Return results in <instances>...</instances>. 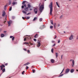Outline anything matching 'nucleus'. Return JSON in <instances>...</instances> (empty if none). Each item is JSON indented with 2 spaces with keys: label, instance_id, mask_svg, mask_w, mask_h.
<instances>
[{
  "label": "nucleus",
  "instance_id": "nucleus-41",
  "mask_svg": "<svg viewBox=\"0 0 78 78\" xmlns=\"http://www.w3.org/2000/svg\"><path fill=\"white\" fill-rule=\"evenodd\" d=\"M31 14V12L28 13L27 14V15H29V14Z\"/></svg>",
  "mask_w": 78,
  "mask_h": 78
},
{
  "label": "nucleus",
  "instance_id": "nucleus-51",
  "mask_svg": "<svg viewBox=\"0 0 78 78\" xmlns=\"http://www.w3.org/2000/svg\"><path fill=\"white\" fill-rule=\"evenodd\" d=\"M51 42H52V43H53L54 42H55V41H52Z\"/></svg>",
  "mask_w": 78,
  "mask_h": 78
},
{
  "label": "nucleus",
  "instance_id": "nucleus-43",
  "mask_svg": "<svg viewBox=\"0 0 78 78\" xmlns=\"http://www.w3.org/2000/svg\"><path fill=\"white\" fill-rule=\"evenodd\" d=\"M12 18L13 19H15V17L12 16Z\"/></svg>",
  "mask_w": 78,
  "mask_h": 78
},
{
  "label": "nucleus",
  "instance_id": "nucleus-3",
  "mask_svg": "<svg viewBox=\"0 0 78 78\" xmlns=\"http://www.w3.org/2000/svg\"><path fill=\"white\" fill-rule=\"evenodd\" d=\"M73 35H71L69 37V40L70 41H72V40H73Z\"/></svg>",
  "mask_w": 78,
  "mask_h": 78
},
{
  "label": "nucleus",
  "instance_id": "nucleus-64",
  "mask_svg": "<svg viewBox=\"0 0 78 78\" xmlns=\"http://www.w3.org/2000/svg\"><path fill=\"white\" fill-rule=\"evenodd\" d=\"M40 5H41V3H40V4L39 5V6H40Z\"/></svg>",
  "mask_w": 78,
  "mask_h": 78
},
{
  "label": "nucleus",
  "instance_id": "nucleus-10",
  "mask_svg": "<svg viewBox=\"0 0 78 78\" xmlns=\"http://www.w3.org/2000/svg\"><path fill=\"white\" fill-rule=\"evenodd\" d=\"M24 10L25 11H27V12L28 11V7H27L26 8H25L24 9Z\"/></svg>",
  "mask_w": 78,
  "mask_h": 78
},
{
  "label": "nucleus",
  "instance_id": "nucleus-61",
  "mask_svg": "<svg viewBox=\"0 0 78 78\" xmlns=\"http://www.w3.org/2000/svg\"><path fill=\"white\" fill-rule=\"evenodd\" d=\"M2 31V29H0V32Z\"/></svg>",
  "mask_w": 78,
  "mask_h": 78
},
{
  "label": "nucleus",
  "instance_id": "nucleus-19",
  "mask_svg": "<svg viewBox=\"0 0 78 78\" xmlns=\"http://www.w3.org/2000/svg\"><path fill=\"white\" fill-rule=\"evenodd\" d=\"M51 62L52 63H54V60L53 59H51Z\"/></svg>",
  "mask_w": 78,
  "mask_h": 78
},
{
  "label": "nucleus",
  "instance_id": "nucleus-27",
  "mask_svg": "<svg viewBox=\"0 0 78 78\" xmlns=\"http://www.w3.org/2000/svg\"><path fill=\"white\" fill-rule=\"evenodd\" d=\"M14 39H15V37H13L12 38V41H14Z\"/></svg>",
  "mask_w": 78,
  "mask_h": 78
},
{
  "label": "nucleus",
  "instance_id": "nucleus-8",
  "mask_svg": "<svg viewBox=\"0 0 78 78\" xmlns=\"http://www.w3.org/2000/svg\"><path fill=\"white\" fill-rule=\"evenodd\" d=\"M0 67L1 68V70H3V67H5V65H2Z\"/></svg>",
  "mask_w": 78,
  "mask_h": 78
},
{
  "label": "nucleus",
  "instance_id": "nucleus-24",
  "mask_svg": "<svg viewBox=\"0 0 78 78\" xmlns=\"http://www.w3.org/2000/svg\"><path fill=\"white\" fill-rule=\"evenodd\" d=\"M2 71L3 72H5V69L4 68V69H3L2 70Z\"/></svg>",
  "mask_w": 78,
  "mask_h": 78
},
{
  "label": "nucleus",
  "instance_id": "nucleus-40",
  "mask_svg": "<svg viewBox=\"0 0 78 78\" xmlns=\"http://www.w3.org/2000/svg\"><path fill=\"white\" fill-rule=\"evenodd\" d=\"M24 72H25V71H23V72H22V74L23 75V74H24V73H24Z\"/></svg>",
  "mask_w": 78,
  "mask_h": 78
},
{
  "label": "nucleus",
  "instance_id": "nucleus-57",
  "mask_svg": "<svg viewBox=\"0 0 78 78\" xmlns=\"http://www.w3.org/2000/svg\"><path fill=\"white\" fill-rule=\"evenodd\" d=\"M26 41V38L24 39V41Z\"/></svg>",
  "mask_w": 78,
  "mask_h": 78
},
{
  "label": "nucleus",
  "instance_id": "nucleus-20",
  "mask_svg": "<svg viewBox=\"0 0 78 78\" xmlns=\"http://www.w3.org/2000/svg\"><path fill=\"white\" fill-rule=\"evenodd\" d=\"M28 6V7L29 8H31V5H30V4H28L27 5Z\"/></svg>",
  "mask_w": 78,
  "mask_h": 78
},
{
  "label": "nucleus",
  "instance_id": "nucleus-17",
  "mask_svg": "<svg viewBox=\"0 0 78 78\" xmlns=\"http://www.w3.org/2000/svg\"><path fill=\"white\" fill-rule=\"evenodd\" d=\"M5 35L3 34H1V37H3L5 36Z\"/></svg>",
  "mask_w": 78,
  "mask_h": 78
},
{
  "label": "nucleus",
  "instance_id": "nucleus-33",
  "mask_svg": "<svg viewBox=\"0 0 78 78\" xmlns=\"http://www.w3.org/2000/svg\"><path fill=\"white\" fill-rule=\"evenodd\" d=\"M26 2V1H23L22 2V4H25V3Z\"/></svg>",
  "mask_w": 78,
  "mask_h": 78
},
{
  "label": "nucleus",
  "instance_id": "nucleus-58",
  "mask_svg": "<svg viewBox=\"0 0 78 78\" xmlns=\"http://www.w3.org/2000/svg\"><path fill=\"white\" fill-rule=\"evenodd\" d=\"M57 6H58V8H60V7H59V5H57Z\"/></svg>",
  "mask_w": 78,
  "mask_h": 78
},
{
  "label": "nucleus",
  "instance_id": "nucleus-36",
  "mask_svg": "<svg viewBox=\"0 0 78 78\" xmlns=\"http://www.w3.org/2000/svg\"><path fill=\"white\" fill-rule=\"evenodd\" d=\"M64 75V74H61L59 76H62Z\"/></svg>",
  "mask_w": 78,
  "mask_h": 78
},
{
  "label": "nucleus",
  "instance_id": "nucleus-62",
  "mask_svg": "<svg viewBox=\"0 0 78 78\" xmlns=\"http://www.w3.org/2000/svg\"><path fill=\"white\" fill-rule=\"evenodd\" d=\"M55 38H56V36L54 38V39H55Z\"/></svg>",
  "mask_w": 78,
  "mask_h": 78
},
{
  "label": "nucleus",
  "instance_id": "nucleus-53",
  "mask_svg": "<svg viewBox=\"0 0 78 78\" xmlns=\"http://www.w3.org/2000/svg\"><path fill=\"white\" fill-rule=\"evenodd\" d=\"M56 44H55L52 46V47H54V46H55V45Z\"/></svg>",
  "mask_w": 78,
  "mask_h": 78
},
{
  "label": "nucleus",
  "instance_id": "nucleus-32",
  "mask_svg": "<svg viewBox=\"0 0 78 78\" xmlns=\"http://www.w3.org/2000/svg\"><path fill=\"white\" fill-rule=\"evenodd\" d=\"M27 53H28V54H29V53H30V50H28L27 51Z\"/></svg>",
  "mask_w": 78,
  "mask_h": 78
},
{
  "label": "nucleus",
  "instance_id": "nucleus-12",
  "mask_svg": "<svg viewBox=\"0 0 78 78\" xmlns=\"http://www.w3.org/2000/svg\"><path fill=\"white\" fill-rule=\"evenodd\" d=\"M5 14H6V13H5V12L4 11L3 12V14L2 15V16L3 17V16H5Z\"/></svg>",
  "mask_w": 78,
  "mask_h": 78
},
{
  "label": "nucleus",
  "instance_id": "nucleus-21",
  "mask_svg": "<svg viewBox=\"0 0 78 78\" xmlns=\"http://www.w3.org/2000/svg\"><path fill=\"white\" fill-rule=\"evenodd\" d=\"M7 6H8V5H5V6L4 8L5 10L6 9V7Z\"/></svg>",
  "mask_w": 78,
  "mask_h": 78
},
{
  "label": "nucleus",
  "instance_id": "nucleus-52",
  "mask_svg": "<svg viewBox=\"0 0 78 78\" xmlns=\"http://www.w3.org/2000/svg\"><path fill=\"white\" fill-rule=\"evenodd\" d=\"M23 50H24V51H27V49H26L24 48Z\"/></svg>",
  "mask_w": 78,
  "mask_h": 78
},
{
  "label": "nucleus",
  "instance_id": "nucleus-50",
  "mask_svg": "<svg viewBox=\"0 0 78 78\" xmlns=\"http://www.w3.org/2000/svg\"><path fill=\"white\" fill-rule=\"evenodd\" d=\"M56 4L57 5H59L58 4V2H56Z\"/></svg>",
  "mask_w": 78,
  "mask_h": 78
},
{
  "label": "nucleus",
  "instance_id": "nucleus-38",
  "mask_svg": "<svg viewBox=\"0 0 78 78\" xmlns=\"http://www.w3.org/2000/svg\"><path fill=\"white\" fill-rule=\"evenodd\" d=\"M23 5H24V6H25V7H26L27 6H26V4H24Z\"/></svg>",
  "mask_w": 78,
  "mask_h": 78
},
{
  "label": "nucleus",
  "instance_id": "nucleus-7",
  "mask_svg": "<svg viewBox=\"0 0 78 78\" xmlns=\"http://www.w3.org/2000/svg\"><path fill=\"white\" fill-rule=\"evenodd\" d=\"M34 12H35V14H37V9L35 8L34 10Z\"/></svg>",
  "mask_w": 78,
  "mask_h": 78
},
{
  "label": "nucleus",
  "instance_id": "nucleus-49",
  "mask_svg": "<svg viewBox=\"0 0 78 78\" xmlns=\"http://www.w3.org/2000/svg\"><path fill=\"white\" fill-rule=\"evenodd\" d=\"M22 8H24V6L23 5H22L21 7Z\"/></svg>",
  "mask_w": 78,
  "mask_h": 78
},
{
  "label": "nucleus",
  "instance_id": "nucleus-31",
  "mask_svg": "<svg viewBox=\"0 0 78 78\" xmlns=\"http://www.w3.org/2000/svg\"><path fill=\"white\" fill-rule=\"evenodd\" d=\"M24 44H29V43H27V42H24L23 43Z\"/></svg>",
  "mask_w": 78,
  "mask_h": 78
},
{
  "label": "nucleus",
  "instance_id": "nucleus-1",
  "mask_svg": "<svg viewBox=\"0 0 78 78\" xmlns=\"http://www.w3.org/2000/svg\"><path fill=\"white\" fill-rule=\"evenodd\" d=\"M49 7L50 8V14L51 16L52 14V11H53V2L50 3L49 5Z\"/></svg>",
  "mask_w": 78,
  "mask_h": 78
},
{
  "label": "nucleus",
  "instance_id": "nucleus-37",
  "mask_svg": "<svg viewBox=\"0 0 78 78\" xmlns=\"http://www.w3.org/2000/svg\"><path fill=\"white\" fill-rule=\"evenodd\" d=\"M9 5H11V2H9Z\"/></svg>",
  "mask_w": 78,
  "mask_h": 78
},
{
  "label": "nucleus",
  "instance_id": "nucleus-22",
  "mask_svg": "<svg viewBox=\"0 0 78 78\" xmlns=\"http://www.w3.org/2000/svg\"><path fill=\"white\" fill-rule=\"evenodd\" d=\"M56 23H55L54 25V27L55 28H56Z\"/></svg>",
  "mask_w": 78,
  "mask_h": 78
},
{
  "label": "nucleus",
  "instance_id": "nucleus-13",
  "mask_svg": "<svg viewBox=\"0 0 78 78\" xmlns=\"http://www.w3.org/2000/svg\"><path fill=\"white\" fill-rule=\"evenodd\" d=\"M34 37L35 38H37V37H38V34H36L34 36Z\"/></svg>",
  "mask_w": 78,
  "mask_h": 78
},
{
  "label": "nucleus",
  "instance_id": "nucleus-14",
  "mask_svg": "<svg viewBox=\"0 0 78 78\" xmlns=\"http://www.w3.org/2000/svg\"><path fill=\"white\" fill-rule=\"evenodd\" d=\"M28 64H30V63L29 62H28L27 63L24 64V65H23V66H28Z\"/></svg>",
  "mask_w": 78,
  "mask_h": 78
},
{
  "label": "nucleus",
  "instance_id": "nucleus-26",
  "mask_svg": "<svg viewBox=\"0 0 78 78\" xmlns=\"http://www.w3.org/2000/svg\"><path fill=\"white\" fill-rule=\"evenodd\" d=\"M11 10H12V7H11L9 9V11H10Z\"/></svg>",
  "mask_w": 78,
  "mask_h": 78
},
{
  "label": "nucleus",
  "instance_id": "nucleus-35",
  "mask_svg": "<svg viewBox=\"0 0 78 78\" xmlns=\"http://www.w3.org/2000/svg\"><path fill=\"white\" fill-rule=\"evenodd\" d=\"M32 71L33 73H34V72H35V70L34 69L32 70Z\"/></svg>",
  "mask_w": 78,
  "mask_h": 78
},
{
  "label": "nucleus",
  "instance_id": "nucleus-29",
  "mask_svg": "<svg viewBox=\"0 0 78 78\" xmlns=\"http://www.w3.org/2000/svg\"><path fill=\"white\" fill-rule=\"evenodd\" d=\"M51 52H52V53H53V49L52 48L51 50Z\"/></svg>",
  "mask_w": 78,
  "mask_h": 78
},
{
  "label": "nucleus",
  "instance_id": "nucleus-11",
  "mask_svg": "<svg viewBox=\"0 0 78 78\" xmlns=\"http://www.w3.org/2000/svg\"><path fill=\"white\" fill-rule=\"evenodd\" d=\"M22 12H23V13L25 14H27V11H25L24 10H23L22 11Z\"/></svg>",
  "mask_w": 78,
  "mask_h": 78
},
{
  "label": "nucleus",
  "instance_id": "nucleus-42",
  "mask_svg": "<svg viewBox=\"0 0 78 78\" xmlns=\"http://www.w3.org/2000/svg\"><path fill=\"white\" fill-rule=\"evenodd\" d=\"M42 27V26H41V27L39 28L40 29H41V30H42V29H43L42 28H41V27Z\"/></svg>",
  "mask_w": 78,
  "mask_h": 78
},
{
  "label": "nucleus",
  "instance_id": "nucleus-63",
  "mask_svg": "<svg viewBox=\"0 0 78 78\" xmlns=\"http://www.w3.org/2000/svg\"><path fill=\"white\" fill-rule=\"evenodd\" d=\"M30 11H31V10H32V9H30Z\"/></svg>",
  "mask_w": 78,
  "mask_h": 78
},
{
  "label": "nucleus",
  "instance_id": "nucleus-16",
  "mask_svg": "<svg viewBox=\"0 0 78 78\" xmlns=\"http://www.w3.org/2000/svg\"><path fill=\"white\" fill-rule=\"evenodd\" d=\"M55 56L56 58H58V53H55Z\"/></svg>",
  "mask_w": 78,
  "mask_h": 78
},
{
  "label": "nucleus",
  "instance_id": "nucleus-28",
  "mask_svg": "<svg viewBox=\"0 0 78 78\" xmlns=\"http://www.w3.org/2000/svg\"><path fill=\"white\" fill-rule=\"evenodd\" d=\"M34 41H35V42H36V41H37V40H36V39L34 38Z\"/></svg>",
  "mask_w": 78,
  "mask_h": 78
},
{
  "label": "nucleus",
  "instance_id": "nucleus-34",
  "mask_svg": "<svg viewBox=\"0 0 78 78\" xmlns=\"http://www.w3.org/2000/svg\"><path fill=\"white\" fill-rule=\"evenodd\" d=\"M28 68H29V67L27 66H26V70H28Z\"/></svg>",
  "mask_w": 78,
  "mask_h": 78
},
{
  "label": "nucleus",
  "instance_id": "nucleus-18",
  "mask_svg": "<svg viewBox=\"0 0 78 78\" xmlns=\"http://www.w3.org/2000/svg\"><path fill=\"white\" fill-rule=\"evenodd\" d=\"M17 4V2H14L12 3V5H16Z\"/></svg>",
  "mask_w": 78,
  "mask_h": 78
},
{
  "label": "nucleus",
  "instance_id": "nucleus-5",
  "mask_svg": "<svg viewBox=\"0 0 78 78\" xmlns=\"http://www.w3.org/2000/svg\"><path fill=\"white\" fill-rule=\"evenodd\" d=\"M12 23V21L10 20L8 22V24L9 25V27L11 26V24Z\"/></svg>",
  "mask_w": 78,
  "mask_h": 78
},
{
  "label": "nucleus",
  "instance_id": "nucleus-55",
  "mask_svg": "<svg viewBox=\"0 0 78 78\" xmlns=\"http://www.w3.org/2000/svg\"><path fill=\"white\" fill-rule=\"evenodd\" d=\"M51 24H52V25H53V22H51Z\"/></svg>",
  "mask_w": 78,
  "mask_h": 78
},
{
  "label": "nucleus",
  "instance_id": "nucleus-60",
  "mask_svg": "<svg viewBox=\"0 0 78 78\" xmlns=\"http://www.w3.org/2000/svg\"><path fill=\"white\" fill-rule=\"evenodd\" d=\"M62 16H60V18H62Z\"/></svg>",
  "mask_w": 78,
  "mask_h": 78
},
{
  "label": "nucleus",
  "instance_id": "nucleus-48",
  "mask_svg": "<svg viewBox=\"0 0 78 78\" xmlns=\"http://www.w3.org/2000/svg\"><path fill=\"white\" fill-rule=\"evenodd\" d=\"M13 37V36H10V38H12V37Z\"/></svg>",
  "mask_w": 78,
  "mask_h": 78
},
{
  "label": "nucleus",
  "instance_id": "nucleus-56",
  "mask_svg": "<svg viewBox=\"0 0 78 78\" xmlns=\"http://www.w3.org/2000/svg\"><path fill=\"white\" fill-rule=\"evenodd\" d=\"M22 19H23L24 20L25 19V18H24V17H22Z\"/></svg>",
  "mask_w": 78,
  "mask_h": 78
},
{
  "label": "nucleus",
  "instance_id": "nucleus-6",
  "mask_svg": "<svg viewBox=\"0 0 78 78\" xmlns=\"http://www.w3.org/2000/svg\"><path fill=\"white\" fill-rule=\"evenodd\" d=\"M72 61V62L73 63V65H72V66H73H73H74V64L75 63V61H74V60H72V59H71L70 60V61Z\"/></svg>",
  "mask_w": 78,
  "mask_h": 78
},
{
  "label": "nucleus",
  "instance_id": "nucleus-39",
  "mask_svg": "<svg viewBox=\"0 0 78 78\" xmlns=\"http://www.w3.org/2000/svg\"><path fill=\"white\" fill-rule=\"evenodd\" d=\"M58 43H60V40H58Z\"/></svg>",
  "mask_w": 78,
  "mask_h": 78
},
{
  "label": "nucleus",
  "instance_id": "nucleus-25",
  "mask_svg": "<svg viewBox=\"0 0 78 78\" xmlns=\"http://www.w3.org/2000/svg\"><path fill=\"white\" fill-rule=\"evenodd\" d=\"M40 22H42V18H41L40 20Z\"/></svg>",
  "mask_w": 78,
  "mask_h": 78
},
{
  "label": "nucleus",
  "instance_id": "nucleus-47",
  "mask_svg": "<svg viewBox=\"0 0 78 78\" xmlns=\"http://www.w3.org/2000/svg\"><path fill=\"white\" fill-rule=\"evenodd\" d=\"M3 32H4V33H6V31H4Z\"/></svg>",
  "mask_w": 78,
  "mask_h": 78
},
{
  "label": "nucleus",
  "instance_id": "nucleus-4",
  "mask_svg": "<svg viewBox=\"0 0 78 78\" xmlns=\"http://www.w3.org/2000/svg\"><path fill=\"white\" fill-rule=\"evenodd\" d=\"M69 71H70V69H67L65 71V74H67L69 72Z\"/></svg>",
  "mask_w": 78,
  "mask_h": 78
},
{
  "label": "nucleus",
  "instance_id": "nucleus-46",
  "mask_svg": "<svg viewBox=\"0 0 78 78\" xmlns=\"http://www.w3.org/2000/svg\"><path fill=\"white\" fill-rule=\"evenodd\" d=\"M60 24H58V27H60Z\"/></svg>",
  "mask_w": 78,
  "mask_h": 78
},
{
  "label": "nucleus",
  "instance_id": "nucleus-59",
  "mask_svg": "<svg viewBox=\"0 0 78 78\" xmlns=\"http://www.w3.org/2000/svg\"><path fill=\"white\" fill-rule=\"evenodd\" d=\"M8 65V64L7 63H6L5 64V66H7Z\"/></svg>",
  "mask_w": 78,
  "mask_h": 78
},
{
  "label": "nucleus",
  "instance_id": "nucleus-45",
  "mask_svg": "<svg viewBox=\"0 0 78 78\" xmlns=\"http://www.w3.org/2000/svg\"><path fill=\"white\" fill-rule=\"evenodd\" d=\"M29 37H26V39H29Z\"/></svg>",
  "mask_w": 78,
  "mask_h": 78
},
{
  "label": "nucleus",
  "instance_id": "nucleus-30",
  "mask_svg": "<svg viewBox=\"0 0 78 78\" xmlns=\"http://www.w3.org/2000/svg\"><path fill=\"white\" fill-rule=\"evenodd\" d=\"M30 17L27 16V17L26 19H30Z\"/></svg>",
  "mask_w": 78,
  "mask_h": 78
},
{
  "label": "nucleus",
  "instance_id": "nucleus-54",
  "mask_svg": "<svg viewBox=\"0 0 78 78\" xmlns=\"http://www.w3.org/2000/svg\"><path fill=\"white\" fill-rule=\"evenodd\" d=\"M62 56H63V55H61V59H62Z\"/></svg>",
  "mask_w": 78,
  "mask_h": 78
},
{
  "label": "nucleus",
  "instance_id": "nucleus-23",
  "mask_svg": "<svg viewBox=\"0 0 78 78\" xmlns=\"http://www.w3.org/2000/svg\"><path fill=\"white\" fill-rule=\"evenodd\" d=\"M36 19H37V17H35L33 20V21H34Z\"/></svg>",
  "mask_w": 78,
  "mask_h": 78
},
{
  "label": "nucleus",
  "instance_id": "nucleus-15",
  "mask_svg": "<svg viewBox=\"0 0 78 78\" xmlns=\"http://www.w3.org/2000/svg\"><path fill=\"white\" fill-rule=\"evenodd\" d=\"M74 72V69H72L70 70L71 73H73Z\"/></svg>",
  "mask_w": 78,
  "mask_h": 78
},
{
  "label": "nucleus",
  "instance_id": "nucleus-2",
  "mask_svg": "<svg viewBox=\"0 0 78 78\" xmlns=\"http://www.w3.org/2000/svg\"><path fill=\"white\" fill-rule=\"evenodd\" d=\"M44 9V5H41L39 7V10L40 12H42Z\"/></svg>",
  "mask_w": 78,
  "mask_h": 78
},
{
  "label": "nucleus",
  "instance_id": "nucleus-9",
  "mask_svg": "<svg viewBox=\"0 0 78 78\" xmlns=\"http://www.w3.org/2000/svg\"><path fill=\"white\" fill-rule=\"evenodd\" d=\"M37 43V47H39L41 46V43H40V42H38Z\"/></svg>",
  "mask_w": 78,
  "mask_h": 78
},
{
  "label": "nucleus",
  "instance_id": "nucleus-44",
  "mask_svg": "<svg viewBox=\"0 0 78 78\" xmlns=\"http://www.w3.org/2000/svg\"><path fill=\"white\" fill-rule=\"evenodd\" d=\"M53 26H51L50 27V28H53Z\"/></svg>",
  "mask_w": 78,
  "mask_h": 78
}]
</instances>
